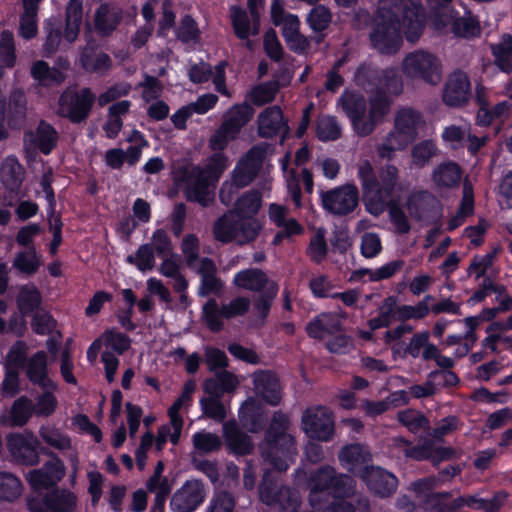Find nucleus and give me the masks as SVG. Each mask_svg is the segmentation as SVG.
I'll return each mask as SVG.
<instances>
[{
	"instance_id": "72a5a7b5",
	"label": "nucleus",
	"mask_w": 512,
	"mask_h": 512,
	"mask_svg": "<svg viewBox=\"0 0 512 512\" xmlns=\"http://www.w3.org/2000/svg\"><path fill=\"white\" fill-rule=\"evenodd\" d=\"M233 283L241 289L250 291L268 290L270 284H276L262 270L256 268L238 272L234 276Z\"/></svg>"
},
{
	"instance_id": "603ef678",
	"label": "nucleus",
	"mask_w": 512,
	"mask_h": 512,
	"mask_svg": "<svg viewBox=\"0 0 512 512\" xmlns=\"http://www.w3.org/2000/svg\"><path fill=\"white\" fill-rule=\"evenodd\" d=\"M202 314L211 331L219 332L224 328L223 305L220 307L215 299L211 298L203 305Z\"/></svg>"
},
{
	"instance_id": "c756f323",
	"label": "nucleus",
	"mask_w": 512,
	"mask_h": 512,
	"mask_svg": "<svg viewBox=\"0 0 512 512\" xmlns=\"http://www.w3.org/2000/svg\"><path fill=\"white\" fill-rule=\"evenodd\" d=\"M122 9L113 3H103L95 12V27L102 35L112 33L122 20Z\"/></svg>"
},
{
	"instance_id": "c85d7f7f",
	"label": "nucleus",
	"mask_w": 512,
	"mask_h": 512,
	"mask_svg": "<svg viewBox=\"0 0 512 512\" xmlns=\"http://www.w3.org/2000/svg\"><path fill=\"white\" fill-rule=\"evenodd\" d=\"M58 134L48 123H39L36 131L27 132L24 141L27 146L39 148L44 154H49L56 146Z\"/></svg>"
},
{
	"instance_id": "5fc2aeb1",
	"label": "nucleus",
	"mask_w": 512,
	"mask_h": 512,
	"mask_svg": "<svg viewBox=\"0 0 512 512\" xmlns=\"http://www.w3.org/2000/svg\"><path fill=\"white\" fill-rule=\"evenodd\" d=\"M279 90L277 81H269L253 87L247 94V98L256 106H262L272 102Z\"/></svg>"
},
{
	"instance_id": "0eeeda50",
	"label": "nucleus",
	"mask_w": 512,
	"mask_h": 512,
	"mask_svg": "<svg viewBox=\"0 0 512 512\" xmlns=\"http://www.w3.org/2000/svg\"><path fill=\"white\" fill-rule=\"evenodd\" d=\"M254 109L247 102L232 105L222 117L220 126L210 136L208 144L213 151H223L238 138L241 130L252 120Z\"/></svg>"
},
{
	"instance_id": "a18cd8bd",
	"label": "nucleus",
	"mask_w": 512,
	"mask_h": 512,
	"mask_svg": "<svg viewBox=\"0 0 512 512\" xmlns=\"http://www.w3.org/2000/svg\"><path fill=\"white\" fill-rule=\"evenodd\" d=\"M30 73L32 78L42 86L62 83L64 80V75L59 69L50 67L48 63L43 60L34 62L31 66Z\"/></svg>"
},
{
	"instance_id": "39448f33",
	"label": "nucleus",
	"mask_w": 512,
	"mask_h": 512,
	"mask_svg": "<svg viewBox=\"0 0 512 512\" xmlns=\"http://www.w3.org/2000/svg\"><path fill=\"white\" fill-rule=\"evenodd\" d=\"M229 165L228 158L223 153L212 155L204 168L187 165L182 170V180L186 197L203 207L214 202V185Z\"/></svg>"
},
{
	"instance_id": "f3484780",
	"label": "nucleus",
	"mask_w": 512,
	"mask_h": 512,
	"mask_svg": "<svg viewBox=\"0 0 512 512\" xmlns=\"http://www.w3.org/2000/svg\"><path fill=\"white\" fill-rule=\"evenodd\" d=\"M260 499L277 512H298L300 506L297 492L288 487L272 488L265 481L260 486Z\"/></svg>"
},
{
	"instance_id": "4c0bfd02",
	"label": "nucleus",
	"mask_w": 512,
	"mask_h": 512,
	"mask_svg": "<svg viewBox=\"0 0 512 512\" xmlns=\"http://www.w3.org/2000/svg\"><path fill=\"white\" fill-rule=\"evenodd\" d=\"M461 168L455 162H444L432 171V180L439 188H452L461 180Z\"/></svg>"
},
{
	"instance_id": "3c124183",
	"label": "nucleus",
	"mask_w": 512,
	"mask_h": 512,
	"mask_svg": "<svg viewBox=\"0 0 512 512\" xmlns=\"http://www.w3.org/2000/svg\"><path fill=\"white\" fill-rule=\"evenodd\" d=\"M391 452L397 457L403 456L406 459H412L416 461L424 460L425 455L423 451L427 450L423 448V443L418 446L412 445L411 442L401 436L394 437L390 444Z\"/></svg>"
},
{
	"instance_id": "bb28decb",
	"label": "nucleus",
	"mask_w": 512,
	"mask_h": 512,
	"mask_svg": "<svg viewBox=\"0 0 512 512\" xmlns=\"http://www.w3.org/2000/svg\"><path fill=\"white\" fill-rule=\"evenodd\" d=\"M231 21L236 36L245 41V46L248 49L253 48V43L249 40L251 35L259 33L260 23L259 18H252L248 16L246 11L238 6L231 7Z\"/></svg>"
},
{
	"instance_id": "2eb2a0df",
	"label": "nucleus",
	"mask_w": 512,
	"mask_h": 512,
	"mask_svg": "<svg viewBox=\"0 0 512 512\" xmlns=\"http://www.w3.org/2000/svg\"><path fill=\"white\" fill-rule=\"evenodd\" d=\"M38 445L37 437L29 431L13 433L7 437V449L11 456L24 465L33 466L39 463Z\"/></svg>"
},
{
	"instance_id": "5701e85b",
	"label": "nucleus",
	"mask_w": 512,
	"mask_h": 512,
	"mask_svg": "<svg viewBox=\"0 0 512 512\" xmlns=\"http://www.w3.org/2000/svg\"><path fill=\"white\" fill-rule=\"evenodd\" d=\"M254 392L270 405L281 400V386L278 377L271 371L260 370L252 375Z\"/></svg>"
},
{
	"instance_id": "774afa93",
	"label": "nucleus",
	"mask_w": 512,
	"mask_h": 512,
	"mask_svg": "<svg viewBox=\"0 0 512 512\" xmlns=\"http://www.w3.org/2000/svg\"><path fill=\"white\" fill-rule=\"evenodd\" d=\"M332 14L324 5L315 6L307 16V23L313 31L321 32L331 23Z\"/></svg>"
},
{
	"instance_id": "864d4df0",
	"label": "nucleus",
	"mask_w": 512,
	"mask_h": 512,
	"mask_svg": "<svg viewBox=\"0 0 512 512\" xmlns=\"http://www.w3.org/2000/svg\"><path fill=\"white\" fill-rule=\"evenodd\" d=\"M396 418L400 424L412 433H418L429 427V421L423 413L415 409H405L397 413Z\"/></svg>"
},
{
	"instance_id": "7c9ffc66",
	"label": "nucleus",
	"mask_w": 512,
	"mask_h": 512,
	"mask_svg": "<svg viewBox=\"0 0 512 512\" xmlns=\"http://www.w3.org/2000/svg\"><path fill=\"white\" fill-rule=\"evenodd\" d=\"M394 126L415 140L419 130L425 126V120L419 111L403 107L395 114Z\"/></svg>"
},
{
	"instance_id": "f257e3e1",
	"label": "nucleus",
	"mask_w": 512,
	"mask_h": 512,
	"mask_svg": "<svg viewBox=\"0 0 512 512\" xmlns=\"http://www.w3.org/2000/svg\"><path fill=\"white\" fill-rule=\"evenodd\" d=\"M357 83L367 89L366 81L373 86L369 100L356 92H345L339 103L352 123L358 136L370 135L389 114L392 98L403 91V82L394 68L381 71L361 67L356 74Z\"/></svg>"
},
{
	"instance_id": "f03ea898",
	"label": "nucleus",
	"mask_w": 512,
	"mask_h": 512,
	"mask_svg": "<svg viewBox=\"0 0 512 512\" xmlns=\"http://www.w3.org/2000/svg\"><path fill=\"white\" fill-rule=\"evenodd\" d=\"M424 28V12L420 0H384L371 33L373 46L381 53L397 51L401 31L410 42L418 40Z\"/></svg>"
},
{
	"instance_id": "680f3d73",
	"label": "nucleus",
	"mask_w": 512,
	"mask_h": 512,
	"mask_svg": "<svg viewBox=\"0 0 512 512\" xmlns=\"http://www.w3.org/2000/svg\"><path fill=\"white\" fill-rule=\"evenodd\" d=\"M433 300L431 295H426L423 300L418 302L416 305H402L397 308V319L401 321L409 319H422L428 315L429 302Z\"/></svg>"
},
{
	"instance_id": "4468645a",
	"label": "nucleus",
	"mask_w": 512,
	"mask_h": 512,
	"mask_svg": "<svg viewBox=\"0 0 512 512\" xmlns=\"http://www.w3.org/2000/svg\"><path fill=\"white\" fill-rule=\"evenodd\" d=\"M206 489L202 481H185L171 497L170 508L173 512H194L205 500Z\"/></svg>"
},
{
	"instance_id": "0e129e2a",
	"label": "nucleus",
	"mask_w": 512,
	"mask_h": 512,
	"mask_svg": "<svg viewBox=\"0 0 512 512\" xmlns=\"http://www.w3.org/2000/svg\"><path fill=\"white\" fill-rule=\"evenodd\" d=\"M453 31L458 36L474 38L480 35L481 26L476 17L471 14H466L454 21Z\"/></svg>"
},
{
	"instance_id": "bf43d9fd",
	"label": "nucleus",
	"mask_w": 512,
	"mask_h": 512,
	"mask_svg": "<svg viewBox=\"0 0 512 512\" xmlns=\"http://www.w3.org/2000/svg\"><path fill=\"white\" fill-rule=\"evenodd\" d=\"M33 413L32 401L22 396L11 407L10 422L14 426H23L28 422Z\"/></svg>"
},
{
	"instance_id": "6ab92c4d",
	"label": "nucleus",
	"mask_w": 512,
	"mask_h": 512,
	"mask_svg": "<svg viewBox=\"0 0 512 512\" xmlns=\"http://www.w3.org/2000/svg\"><path fill=\"white\" fill-rule=\"evenodd\" d=\"M200 277V285L198 288L199 296L205 297L210 294H220L224 284L217 276V267L215 262L208 257H203L199 262L190 267Z\"/></svg>"
},
{
	"instance_id": "09e8293b",
	"label": "nucleus",
	"mask_w": 512,
	"mask_h": 512,
	"mask_svg": "<svg viewBox=\"0 0 512 512\" xmlns=\"http://www.w3.org/2000/svg\"><path fill=\"white\" fill-rule=\"evenodd\" d=\"M82 67L92 73H105L112 65L110 57L102 52L85 49L81 56Z\"/></svg>"
},
{
	"instance_id": "ea45409f",
	"label": "nucleus",
	"mask_w": 512,
	"mask_h": 512,
	"mask_svg": "<svg viewBox=\"0 0 512 512\" xmlns=\"http://www.w3.org/2000/svg\"><path fill=\"white\" fill-rule=\"evenodd\" d=\"M131 107L128 100L118 101L112 104L108 109V119L103 126V130L108 138H115L123 126L122 116L126 115Z\"/></svg>"
},
{
	"instance_id": "9d476101",
	"label": "nucleus",
	"mask_w": 512,
	"mask_h": 512,
	"mask_svg": "<svg viewBox=\"0 0 512 512\" xmlns=\"http://www.w3.org/2000/svg\"><path fill=\"white\" fill-rule=\"evenodd\" d=\"M95 95L90 88L66 90L59 98L58 114L74 123L85 120L93 106Z\"/></svg>"
},
{
	"instance_id": "c03bdc74",
	"label": "nucleus",
	"mask_w": 512,
	"mask_h": 512,
	"mask_svg": "<svg viewBox=\"0 0 512 512\" xmlns=\"http://www.w3.org/2000/svg\"><path fill=\"white\" fill-rule=\"evenodd\" d=\"M261 206V195L255 190L245 192L235 202L234 208L228 212H234L236 217H255Z\"/></svg>"
},
{
	"instance_id": "dca6fc26",
	"label": "nucleus",
	"mask_w": 512,
	"mask_h": 512,
	"mask_svg": "<svg viewBox=\"0 0 512 512\" xmlns=\"http://www.w3.org/2000/svg\"><path fill=\"white\" fill-rule=\"evenodd\" d=\"M471 97V82L468 75L455 70L450 73L442 91V101L445 105L453 108L465 106Z\"/></svg>"
},
{
	"instance_id": "f704fd0d",
	"label": "nucleus",
	"mask_w": 512,
	"mask_h": 512,
	"mask_svg": "<svg viewBox=\"0 0 512 512\" xmlns=\"http://www.w3.org/2000/svg\"><path fill=\"white\" fill-rule=\"evenodd\" d=\"M403 265L404 262L402 260H394L384 264L383 266L377 269H358L351 273L349 281L359 282L365 276H367L368 280L371 282H378L381 280L389 279L393 277L398 271H400Z\"/></svg>"
},
{
	"instance_id": "6e6d98bb",
	"label": "nucleus",
	"mask_w": 512,
	"mask_h": 512,
	"mask_svg": "<svg viewBox=\"0 0 512 512\" xmlns=\"http://www.w3.org/2000/svg\"><path fill=\"white\" fill-rule=\"evenodd\" d=\"M44 391L36 398L35 404L32 403L33 412L38 417H49L57 409L58 401L54 392L57 389L42 388Z\"/></svg>"
},
{
	"instance_id": "9b49d317",
	"label": "nucleus",
	"mask_w": 512,
	"mask_h": 512,
	"mask_svg": "<svg viewBox=\"0 0 512 512\" xmlns=\"http://www.w3.org/2000/svg\"><path fill=\"white\" fill-rule=\"evenodd\" d=\"M262 456L279 471H285L296 454L294 438L287 433H280L271 440V433L262 446Z\"/></svg>"
},
{
	"instance_id": "a211bd4d",
	"label": "nucleus",
	"mask_w": 512,
	"mask_h": 512,
	"mask_svg": "<svg viewBox=\"0 0 512 512\" xmlns=\"http://www.w3.org/2000/svg\"><path fill=\"white\" fill-rule=\"evenodd\" d=\"M77 496L66 489L54 490L46 494L40 503H31V512H74L77 508Z\"/></svg>"
},
{
	"instance_id": "a878e982",
	"label": "nucleus",
	"mask_w": 512,
	"mask_h": 512,
	"mask_svg": "<svg viewBox=\"0 0 512 512\" xmlns=\"http://www.w3.org/2000/svg\"><path fill=\"white\" fill-rule=\"evenodd\" d=\"M203 389L208 394L207 397L200 399L203 416L216 422H222L226 418V408L220 399L221 394L218 393L216 380L207 379L204 382Z\"/></svg>"
},
{
	"instance_id": "37998d69",
	"label": "nucleus",
	"mask_w": 512,
	"mask_h": 512,
	"mask_svg": "<svg viewBox=\"0 0 512 512\" xmlns=\"http://www.w3.org/2000/svg\"><path fill=\"white\" fill-rule=\"evenodd\" d=\"M490 48L495 65L503 72H512V36L503 34L500 41Z\"/></svg>"
},
{
	"instance_id": "412c9836",
	"label": "nucleus",
	"mask_w": 512,
	"mask_h": 512,
	"mask_svg": "<svg viewBox=\"0 0 512 512\" xmlns=\"http://www.w3.org/2000/svg\"><path fill=\"white\" fill-rule=\"evenodd\" d=\"M368 488L380 497H389L397 488V478L380 467H367L361 475Z\"/></svg>"
},
{
	"instance_id": "b1692460",
	"label": "nucleus",
	"mask_w": 512,
	"mask_h": 512,
	"mask_svg": "<svg viewBox=\"0 0 512 512\" xmlns=\"http://www.w3.org/2000/svg\"><path fill=\"white\" fill-rule=\"evenodd\" d=\"M257 123L258 133L264 138L285 135L289 129L279 106H270L264 109L259 113Z\"/></svg>"
},
{
	"instance_id": "423d86ee",
	"label": "nucleus",
	"mask_w": 512,
	"mask_h": 512,
	"mask_svg": "<svg viewBox=\"0 0 512 512\" xmlns=\"http://www.w3.org/2000/svg\"><path fill=\"white\" fill-rule=\"evenodd\" d=\"M261 230L262 224L256 217H236L234 212L224 213L213 225V235L217 241L239 245L253 242Z\"/></svg>"
},
{
	"instance_id": "20e7f679",
	"label": "nucleus",
	"mask_w": 512,
	"mask_h": 512,
	"mask_svg": "<svg viewBox=\"0 0 512 512\" xmlns=\"http://www.w3.org/2000/svg\"><path fill=\"white\" fill-rule=\"evenodd\" d=\"M307 488L310 490V504L314 508L320 506L322 497L332 494L334 500L325 512H331L332 507L340 502L349 503L350 511L353 512L370 511L368 499L354 493L353 479L347 475H336L335 469L331 466H323L311 474Z\"/></svg>"
},
{
	"instance_id": "a19ab883",
	"label": "nucleus",
	"mask_w": 512,
	"mask_h": 512,
	"mask_svg": "<svg viewBox=\"0 0 512 512\" xmlns=\"http://www.w3.org/2000/svg\"><path fill=\"white\" fill-rule=\"evenodd\" d=\"M223 429L226 444L233 453L246 455L251 452L253 446L250 437L239 431L235 424L226 423Z\"/></svg>"
},
{
	"instance_id": "69168bd1",
	"label": "nucleus",
	"mask_w": 512,
	"mask_h": 512,
	"mask_svg": "<svg viewBox=\"0 0 512 512\" xmlns=\"http://www.w3.org/2000/svg\"><path fill=\"white\" fill-rule=\"evenodd\" d=\"M437 153V147L431 140L421 141L411 149V158L413 165L423 167L429 163L431 158Z\"/></svg>"
},
{
	"instance_id": "7ed1b4c3",
	"label": "nucleus",
	"mask_w": 512,
	"mask_h": 512,
	"mask_svg": "<svg viewBox=\"0 0 512 512\" xmlns=\"http://www.w3.org/2000/svg\"><path fill=\"white\" fill-rule=\"evenodd\" d=\"M357 177L360 181L364 205L371 215H381L395 200V192L401 191L400 170L394 164H385L375 173L372 163L363 159L357 164Z\"/></svg>"
},
{
	"instance_id": "49530a36",
	"label": "nucleus",
	"mask_w": 512,
	"mask_h": 512,
	"mask_svg": "<svg viewBox=\"0 0 512 512\" xmlns=\"http://www.w3.org/2000/svg\"><path fill=\"white\" fill-rule=\"evenodd\" d=\"M506 498L505 494H497L490 500H485L479 495H467L458 497V506L462 510L464 507L473 509H482L485 512H497L502 501Z\"/></svg>"
},
{
	"instance_id": "de8ad7c7",
	"label": "nucleus",
	"mask_w": 512,
	"mask_h": 512,
	"mask_svg": "<svg viewBox=\"0 0 512 512\" xmlns=\"http://www.w3.org/2000/svg\"><path fill=\"white\" fill-rule=\"evenodd\" d=\"M42 265L40 255L34 246L17 253L13 261V267L27 275L35 274Z\"/></svg>"
},
{
	"instance_id": "ddd939ff",
	"label": "nucleus",
	"mask_w": 512,
	"mask_h": 512,
	"mask_svg": "<svg viewBox=\"0 0 512 512\" xmlns=\"http://www.w3.org/2000/svg\"><path fill=\"white\" fill-rule=\"evenodd\" d=\"M359 191L355 184H345L321 194L325 210L334 215H346L358 205Z\"/></svg>"
},
{
	"instance_id": "e433bc0d",
	"label": "nucleus",
	"mask_w": 512,
	"mask_h": 512,
	"mask_svg": "<svg viewBox=\"0 0 512 512\" xmlns=\"http://www.w3.org/2000/svg\"><path fill=\"white\" fill-rule=\"evenodd\" d=\"M338 458L345 469L354 471L359 466L368 463L371 460V455L365 446L351 444L340 450Z\"/></svg>"
},
{
	"instance_id": "e2e57ef3",
	"label": "nucleus",
	"mask_w": 512,
	"mask_h": 512,
	"mask_svg": "<svg viewBox=\"0 0 512 512\" xmlns=\"http://www.w3.org/2000/svg\"><path fill=\"white\" fill-rule=\"evenodd\" d=\"M17 303L21 313H31L41 303L40 293L34 285L23 286L19 291Z\"/></svg>"
},
{
	"instance_id": "052dcab7",
	"label": "nucleus",
	"mask_w": 512,
	"mask_h": 512,
	"mask_svg": "<svg viewBox=\"0 0 512 512\" xmlns=\"http://www.w3.org/2000/svg\"><path fill=\"white\" fill-rule=\"evenodd\" d=\"M194 448L201 453H210L217 451L222 446V440L219 435L208 431H199L192 436Z\"/></svg>"
},
{
	"instance_id": "cd10ccee",
	"label": "nucleus",
	"mask_w": 512,
	"mask_h": 512,
	"mask_svg": "<svg viewBox=\"0 0 512 512\" xmlns=\"http://www.w3.org/2000/svg\"><path fill=\"white\" fill-rule=\"evenodd\" d=\"M28 379L41 388L57 389L56 384L48 377L47 355L44 351L36 352L24 365Z\"/></svg>"
},
{
	"instance_id": "473e14b6",
	"label": "nucleus",
	"mask_w": 512,
	"mask_h": 512,
	"mask_svg": "<svg viewBox=\"0 0 512 512\" xmlns=\"http://www.w3.org/2000/svg\"><path fill=\"white\" fill-rule=\"evenodd\" d=\"M24 168L14 156L6 157L0 167L3 185L11 192L18 193L24 180Z\"/></svg>"
},
{
	"instance_id": "4d7b16f0",
	"label": "nucleus",
	"mask_w": 512,
	"mask_h": 512,
	"mask_svg": "<svg viewBox=\"0 0 512 512\" xmlns=\"http://www.w3.org/2000/svg\"><path fill=\"white\" fill-rule=\"evenodd\" d=\"M22 492L20 480L9 472H0V500L13 501Z\"/></svg>"
},
{
	"instance_id": "1a4fd4ad",
	"label": "nucleus",
	"mask_w": 512,
	"mask_h": 512,
	"mask_svg": "<svg viewBox=\"0 0 512 512\" xmlns=\"http://www.w3.org/2000/svg\"><path fill=\"white\" fill-rule=\"evenodd\" d=\"M270 13L273 24L281 28L282 35L291 49L303 52L308 48V40L300 33L299 17L286 12L282 0L272 1Z\"/></svg>"
},
{
	"instance_id": "c9c22d12",
	"label": "nucleus",
	"mask_w": 512,
	"mask_h": 512,
	"mask_svg": "<svg viewBox=\"0 0 512 512\" xmlns=\"http://www.w3.org/2000/svg\"><path fill=\"white\" fill-rule=\"evenodd\" d=\"M39 437L48 447L65 452L72 450L71 437L53 424H44L39 428Z\"/></svg>"
},
{
	"instance_id": "79ce46f5",
	"label": "nucleus",
	"mask_w": 512,
	"mask_h": 512,
	"mask_svg": "<svg viewBox=\"0 0 512 512\" xmlns=\"http://www.w3.org/2000/svg\"><path fill=\"white\" fill-rule=\"evenodd\" d=\"M83 19V6L81 0H70L66 7V26L64 37L72 43L78 37Z\"/></svg>"
},
{
	"instance_id": "8fccbe9b",
	"label": "nucleus",
	"mask_w": 512,
	"mask_h": 512,
	"mask_svg": "<svg viewBox=\"0 0 512 512\" xmlns=\"http://www.w3.org/2000/svg\"><path fill=\"white\" fill-rule=\"evenodd\" d=\"M147 490L155 495L152 510L162 512L167 497L172 489V482L168 478L148 479Z\"/></svg>"
},
{
	"instance_id": "6e6552de",
	"label": "nucleus",
	"mask_w": 512,
	"mask_h": 512,
	"mask_svg": "<svg viewBox=\"0 0 512 512\" xmlns=\"http://www.w3.org/2000/svg\"><path fill=\"white\" fill-rule=\"evenodd\" d=\"M401 69L404 75L411 79H421L430 85H437L442 80V64L434 54L417 50L407 54Z\"/></svg>"
},
{
	"instance_id": "338daca9",
	"label": "nucleus",
	"mask_w": 512,
	"mask_h": 512,
	"mask_svg": "<svg viewBox=\"0 0 512 512\" xmlns=\"http://www.w3.org/2000/svg\"><path fill=\"white\" fill-rule=\"evenodd\" d=\"M341 126L332 116H323L317 123V137L321 141H334L341 136Z\"/></svg>"
},
{
	"instance_id": "393cba45",
	"label": "nucleus",
	"mask_w": 512,
	"mask_h": 512,
	"mask_svg": "<svg viewBox=\"0 0 512 512\" xmlns=\"http://www.w3.org/2000/svg\"><path fill=\"white\" fill-rule=\"evenodd\" d=\"M347 317L346 313H321L307 324L306 330L309 336L316 339H324L341 330V319Z\"/></svg>"
},
{
	"instance_id": "aec40b11",
	"label": "nucleus",
	"mask_w": 512,
	"mask_h": 512,
	"mask_svg": "<svg viewBox=\"0 0 512 512\" xmlns=\"http://www.w3.org/2000/svg\"><path fill=\"white\" fill-rule=\"evenodd\" d=\"M66 473L63 462L55 457L46 462L40 469L27 474V480L34 489H43L55 485Z\"/></svg>"
},
{
	"instance_id": "13d9d810",
	"label": "nucleus",
	"mask_w": 512,
	"mask_h": 512,
	"mask_svg": "<svg viewBox=\"0 0 512 512\" xmlns=\"http://www.w3.org/2000/svg\"><path fill=\"white\" fill-rule=\"evenodd\" d=\"M432 201H434V198L430 193L415 191L408 196L405 206L410 216L420 219Z\"/></svg>"
},
{
	"instance_id": "4be33fe9",
	"label": "nucleus",
	"mask_w": 512,
	"mask_h": 512,
	"mask_svg": "<svg viewBox=\"0 0 512 512\" xmlns=\"http://www.w3.org/2000/svg\"><path fill=\"white\" fill-rule=\"evenodd\" d=\"M225 67V62H220L214 69L209 64L201 62L191 67L189 78L193 83H203L211 78L217 92L231 97V93L225 85Z\"/></svg>"
},
{
	"instance_id": "f8f14e48",
	"label": "nucleus",
	"mask_w": 512,
	"mask_h": 512,
	"mask_svg": "<svg viewBox=\"0 0 512 512\" xmlns=\"http://www.w3.org/2000/svg\"><path fill=\"white\" fill-rule=\"evenodd\" d=\"M304 432L312 439L329 441L334 434L333 413L324 406L308 408L302 415Z\"/></svg>"
},
{
	"instance_id": "58836bf2",
	"label": "nucleus",
	"mask_w": 512,
	"mask_h": 512,
	"mask_svg": "<svg viewBox=\"0 0 512 512\" xmlns=\"http://www.w3.org/2000/svg\"><path fill=\"white\" fill-rule=\"evenodd\" d=\"M196 383L194 380H188L184 383L181 395L175 400L172 406L168 410L169 418H171V424L175 426L174 439L178 434L180 426H183L184 421L179 414L180 409L189 406L192 398V394L195 392Z\"/></svg>"
},
{
	"instance_id": "2f4dec72",
	"label": "nucleus",
	"mask_w": 512,
	"mask_h": 512,
	"mask_svg": "<svg viewBox=\"0 0 512 512\" xmlns=\"http://www.w3.org/2000/svg\"><path fill=\"white\" fill-rule=\"evenodd\" d=\"M414 140L403 131L393 126V129L384 137L377 146V153L381 159L391 160L396 151H402Z\"/></svg>"
}]
</instances>
